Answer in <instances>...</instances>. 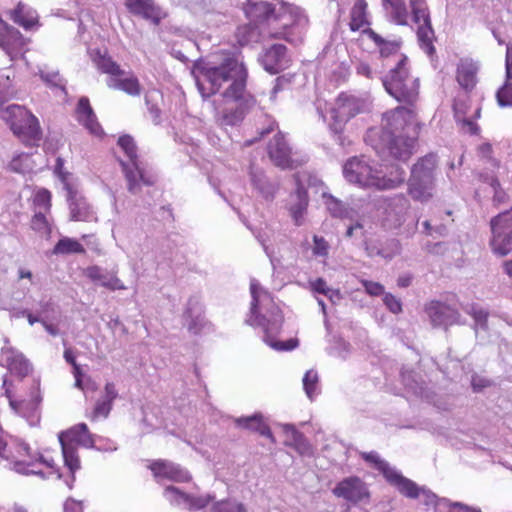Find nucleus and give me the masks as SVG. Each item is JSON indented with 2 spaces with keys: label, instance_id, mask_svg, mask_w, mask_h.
<instances>
[{
  "label": "nucleus",
  "instance_id": "obj_16",
  "mask_svg": "<svg viewBox=\"0 0 512 512\" xmlns=\"http://www.w3.org/2000/svg\"><path fill=\"white\" fill-rule=\"evenodd\" d=\"M165 495L171 504L181 505L185 504L188 510H200L206 507L210 501L214 499L211 495L194 497L187 493L182 492L175 486H168L165 489Z\"/></svg>",
  "mask_w": 512,
  "mask_h": 512
},
{
  "label": "nucleus",
  "instance_id": "obj_63",
  "mask_svg": "<svg viewBox=\"0 0 512 512\" xmlns=\"http://www.w3.org/2000/svg\"><path fill=\"white\" fill-rule=\"evenodd\" d=\"M118 397V392L115 388L114 383L107 382L104 387V397L102 399L113 403V401Z\"/></svg>",
  "mask_w": 512,
  "mask_h": 512
},
{
  "label": "nucleus",
  "instance_id": "obj_6",
  "mask_svg": "<svg viewBox=\"0 0 512 512\" xmlns=\"http://www.w3.org/2000/svg\"><path fill=\"white\" fill-rule=\"evenodd\" d=\"M437 165V155L428 153L412 166L408 180V192L414 200L427 202L432 198Z\"/></svg>",
  "mask_w": 512,
  "mask_h": 512
},
{
  "label": "nucleus",
  "instance_id": "obj_39",
  "mask_svg": "<svg viewBox=\"0 0 512 512\" xmlns=\"http://www.w3.org/2000/svg\"><path fill=\"white\" fill-rule=\"evenodd\" d=\"M235 37L240 46H246L259 41L260 31L255 24L249 23L239 26L236 30Z\"/></svg>",
  "mask_w": 512,
  "mask_h": 512
},
{
  "label": "nucleus",
  "instance_id": "obj_50",
  "mask_svg": "<svg viewBox=\"0 0 512 512\" xmlns=\"http://www.w3.org/2000/svg\"><path fill=\"white\" fill-rule=\"evenodd\" d=\"M496 98L499 106H512V83L510 81H505V83L498 89Z\"/></svg>",
  "mask_w": 512,
  "mask_h": 512
},
{
  "label": "nucleus",
  "instance_id": "obj_27",
  "mask_svg": "<svg viewBox=\"0 0 512 512\" xmlns=\"http://www.w3.org/2000/svg\"><path fill=\"white\" fill-rule=\"evenodd\" d=\"M249 174L251 184L259 194L266 200H273L277 186L267 179L263 170L255 166H251Z\"/></svg>",
  "mask_w": 512,
  "mask_h": 512
},
{
  "label": "nucleus",
  "instance_id": "obj_9",
  "mask_svg": "<svg viewBox=\"0 0 512 512\" xmlns=\"http://www.w3.org/2000/svg\"><path fill=\"white\" fill-rule=\"evenodd\" d=\"M117 143L131 162L130 165L123 160H119L128 183L127 188L129 192L137 194L141 189L140 182L147 186L153 185V181L144 176L143 170L139 166L134 139L130 135H122Z\"/></svg>",
  "mask_w": 512,
  "mask_h": 512
},
{
  "label": "nucleus",
  "instance_id": "obj_18",
  "mask_svg": "<svg viewBox=\"0 0 512 512\" xmlns=\"http://www.w3.org/2000/svg\"><path fill=\"white\" fill-rule=\"evenodd\" d=\"M66 190L70 208V219L73 221H90L95 219L94 213L86 199L79 195L70 184H66Z\"/></svg>",
  "mask_w": 512,
  "mask_h": 512
},
{
  "label": "nucleus",
  "instance_id": "obj_38",
  "mask_svg": "<svg viewBox=\"0 0 512 512\" xmlns=\"http://www.w3.org/2000/svg\"><path fill=\"white\" fill-rule=\"evenodd\" d=\"M401 379L405 388L415 396H424V383L420 377L412 370H401Z\"/></svg>",
  "mask_w": 512,
  "mask_h": 512
},
{
  "label": "nucleus",
  "instance_id": "obj_29",
  "mask_svg": "<svg viewBox=\"0 0 512 512\" xmlns=\"http://www.w3.org/2000/svg\"><path fill=\"white\" fill-rule=\"evenodd\" d=\"M87 276L94 282H99L101 286L110 290H124L126 289L122 281L107 271H104L98 266H92L87 269Z\"/></svg>",
  "mask_w": 512,
  "mask_h": 512
},
{
  "label": "nucleus",
  "instance_id": "obj_4",
  "mask_svg": "<svg viewBox=\"0 0 512 512\" xmlns=\"http://www.w3.org/2000/svg\"><path fill=\"white\" fill-rule=\"evenodd\" d=\"M408 58L405 55L397 62L396 66L381 78L382 84L389 95L398 102L415 107L419 98V78L410 75L407 68Z\"/></svg>",
  "mask_w": 512,
  "mask_h": 512
},
{
  "label": "nucleus",
  "instance_id": "obj_44",
  "mask_svg": "<svg viewBox=\"0 0 512 512\" xmlns=\"http://www.w3.org/2000/svg\"><path fill=\"white\" fill-rule=\"evenodd\" d=\"M467 313L471 315L474 320V330L476 335H478L479 330H488V311L473 305L469 310H467Z\"/></svg>",
  "mask_w": 512,
  "mask_h": 512
},
{
  "label": "nucleus",
  "instance_id": "obj_15",
  "mask_svg": "<svg viewBox=\"0 0 512 512\" xmlns=\"http://www.w3.org/2000/svg\"><path fill=\"white\" fill-rule=\"evenodd\" d=\"M296 189L289 196L288 210L296 226L303 224V218L307 211L309 198L307 190L301 185L299 177L294 175Z\"/></svg>",
  "mask_w": 512,
  "mask_h": 512
},
{
  "label": "nucleus",
  "instance_id": "obj_53",
  "mask_svg": "<svg viewBox=\"0 0 512 512\" xmlns=\"http://www.w3.org/2000/svg\"><path fill=\"white\" fill-rule=\"evenodd\" d=\"M31 228L42 234H50V228L43 213L37 212L31 220Z\"/></svg>",
  "mask_w": 512,
  "mask_h": 512
},
{
  "label": "nucleus",
  "instance_id": "obj_64",
  "mask_svg": "<svg viewBox=\"0 0 512 512\" xmlns=\"http://www.w3.org/2000/svg\"><path fill=\"white\" fill-rule=\"evenodd\" d=\"M63 166H64V160L61 157H58L56 160L54 173L59 177V179L66 186V184H69L67 182V177H68L69 173L63 171Z\"/></svg>",
  "mask_w": 512,
  "mask_h": 512
},
{
  "label": "nucleus",
  "instance_id": "obj_34",
  "mask_svg": "<svg viewBox=\"0 0 512 512\" xmlns=\"http://www.w3.org/2000/svg\"><path fill=\"white\" fill-rule=\"evenodd\" d=\"M107 85L110 88L124 91L131 96H137L140 94V84L136 77L133 75L127 76H116L109 77Z\"/></svg>",
  "mask_w": 512,
  "mask_h": 512
},
{
  "label": "nucleus",
  "instance_id": "obj_47",
  "mask_svg": "<svg viewBox=\"0 0 512 512\" xmlns=\"http://www.w3.org/2000/svg\"><path fill=\"white\" fill-rule=\"evenodd\" d=\"M97 65L103 73L109 74L110 77L124 76L126 74L111 57H101Z\"/></svg>",
  "mask_w": 512,
  "mask_h": 512
},
{
  "label": "nucleus",
  "instance_id": "obj_62",
  "mask_svg": "<svg viewBox=\"0 0 512 512\" xmlns=\"http://www.w3.org/2000/svg\"><path fill=\"white\" fill-rule=\"evenodd\" d=\"M363 284L367 293H369L370 295L378 296L382 294L384 291V287L380 283L365 281Z\"/></svg>",
  "mask_w": 512,
  "mask_h": 512
},
{
  "label": "nucleus",
  "instance_id": "obj_35",
  "mask_svg": "<svg viewBox=\"0 0 512 512\" xmlns=\"http://www.w3.org/2000/svg\"><path fill=\"white\" fill-rule=\"evenodd\" d=\"M362 32L363 34L367 35L379 47V51L382 57H388L398 52V50L400 49V40L387 41L371 28H366Z\"/></svg>",
  "mask_w": 512,
  "mask_h": 512
},
{
  "label": "nucleus",
  "instance_id": "obj_13",
  "mask_svg": "<svg viewBox=\"0 0 512 512\" xmlns=\"http://www.w3.org/2000/svg\"><path fill=\"white\" fill-rule=\"evenodd\" d=\"M263 68L270 74H278L289 66L287 48L283 44H273L259 56Z\"/></svg>",
  "mask_w": 512,
  "mask_h": 512
},
{
  "label": "nucleus",
  "instance_id": "obj_7",
  "mask_svg": "<svg viewBox=\"0 0 512 512\" xmlns=\"http://www.w3.org/2000/svg\"><path fill=\"white\" fill-rule=\"evenodd\" d=\"M62 449L64 463L72 474L80 468V460L77 454V445L85 448L94 447V436L89 432L85 423H80L58 436Z\"/></svg>",
  "mask_w": 512,
  "mask_h": 512
},
{
  "label": "nucleus",
  "instance_id": "obj_49",
  "mask_svg": "<svg viewBox=\"0 0 512 512\" xmlns=\"http://www.w3.org/2000/svg\"><path fill=\"white\" fill-rule=\"evenodd\" d=\"M212 512H247V510L242 503L235 500H222L213 505Z\"/></svg>",
  "mask_w": 512,
  "mask_h": 512
},
{
  "label": "nucleus",
  "instance_id": "obj_59",
  "mask_svg": "<svg viewBox=\"0 0 512 512\" xmlns=\"http://www.w3.org/2000/svg\"><path fill=\"white\" fill-rule=\"evenodd\" d=\"M33 462H23V461H14L13 462V469L21 474H36L41 477H44V474L42 471H35V470H28L27 467L32 466Z\"/></svg>",
  "mask_w": 512,
  "mask_h": 512
},
{
  "label": "nucleus",
  "instance_id": "obj_12",
  "mask_svg": "<svg viewBox=\"0 0 512 512\" xmlns=\"http://www.w3.org/2000/svg\"><path fill=\"white\" fill-rule=\"evenodd\" d=\"M425 311L429 316L433 327H441L447 331L449 326L461 324L460 313L445 303L431 301L426 306Z\"/></svg>",
  "mask_w": 512,
  "mask_h": 512
},
{
  "label": "nucleus",
  "instance_id": "obj_55",
  "mask_svg": "<svg viewBox=\"0 0 512 512\" xmlns=\"http://www.w3.org/2000/svg\"><path fill=\"white\" fill-rule=\"evenodd\" d=\"M383 302L386 307L394 314H398L402 311L401 301L390 293H386L384 295Z\"/></svg>",
  "mask_w": 512,
  "mask_h": 512
},
{
  "label": "nucleus",
  "instance_id": "obj_5",
  "mask_svg": "<svg viewBox=\"0 0 512 512\" xmlns=\"http://www.w3.org/2000/svg\"><path fill=\"white\" fill-rule=\"evenodd\" d=\"M261 291L260 285L256 281H252L250 284L251 292V307L250 317L246 319V323L251 326H260L264 330V342L271 348L277 351H290L295 349L299 341L296 338H290L287 341H278L273 338L274 334H277L282 326L283 317L279 313L273 314L272 319H266L265 316L257 314V308L260 301L259 292ZM277 312H279L277 310Z\"/></svg>",
  "mask_w": 512,
  "mask_h": 512
},
{
  "label": "nucleus",
  "instance_id": "obj_37",
  "mask_svg": "<svg viewBox=\"0 0 512 512\" xmlns=\"http://www.w3.org/2000/svg\"><path fill=\"white\" fill-rule=\"evenodd\" d=\"M367 3L365 0H357L353 5L350 13V23L349 27L352 31H358L364 25H368L369 21L367 19Z\"/></svg>",
  "mask_w": 512,
  "mask_h": 512
},
{
  "label": "nucleus",
  "instance_id": "obj_25",
  "mask_svg": "<svg viewBox=\"0 0 512 512\" xmlns=\"http://www.w3.org/2000/svg\"><path fill=\"white\" fill-rule=\"evenodd\" d=\"M244 11L247 18L255 25L276 17L274 6L265 1L253 2L249 0L245 5Z\"/></svg>",
  "mask_w": 512,
  "mask_h": 512
},
{
  "label": "nucleus",
  "instance_id": "obj_60",
  "mask_svg": "<svg viewBox=\"0 0 512 512\" xmlns=\"http://www.w3.org/2000/svg\"><path fill=\"white\" fill-rule=\"evenodd\" d=\"M471 385H472L474 392H480L484 388L491 386L492 382L487 378H484V377H481L478 375H474V376H472V379H471Z\"/></svg>",
  "mask_w": 512,
  "mask_h": 512
},
{
  "label": "nucleus",
  "instance_id": "obj_41",
  "mask_svg": "<svg viewBox=\"0 0 512 512\" xmlns=\"http://www.w3.org/2000/svg\"><path fill=\"white\" fill-rule=\"evenodd\" d=\"M384 4L388 3L392 8V19L398 25H408V10L404 0H383Z\"/></svg>",
  "mask_w": 512,
  "mask_h": 512
},
{
  "label": "nucleus",
  "instance_id": "obj_58",
  "mask_svg": "<svg viewBox=\"0 0 512 512\" xmlns=\"http://www.w3.org/2000/svg\"><path fill=\"white\" fill-rule=\"evenodd\" d=\"M490 186L494 190L493 199L495 202L502 203L506 199V193L501 187V184L497 178L492 177L490 180Z\"/></svg>",
  "mask_w": 512,
  "mask_h": 512
},
{
  "label": "nucleus",
  "instance_id": "obj_8",
  "mask_svg": "<svg viewBox=\"0 0 512 512\" xmlns=\"http://www.w3.org/2000/svg\"><path fill=\"white\" fill-rule=\"evenodd\" d=\"M4 118L9 123L13 133L24 143L36 145L42 138L38 119L25 107L10 105L5 111Z\"/></svg>",
  "mask_w": 512,
  "mask_h": 512
},
{
  "label": "nucleus",
  "instance_id": "obj_42",
  "mask_svg": "<svg viewBox=\"0 0 512 512\" xmlns=\"http://www.w3.org/2000/svg\"><path fill=\"white\" fill-rule=\"evenodd\" d=\"M409 6L415 24L431 19L426 0H409Z\"/></svg>",
  "mask_w": 512,
  "mask_h": 512
},
{
  "label": "nucleus",
  "instance_id": "obj_10",
  "mask_svg": "<svg viewBox=\"0 0 512 512\" xmlns=\"http://www.w3.org/2000/svg\"><path fill=\"white\" fill-rule=\"evenodd\" d=\"M490 226L492 251L499 256L507 255L512 251V208L493 217Z\"/></svg>",
  "mask_w": 512,
  "mask_h": 512
},
{
  "label": "nucleus",
  "instance_id": "obj_22",
  "mask_svg": "<svg viewBox=\"0 0 512 512\" xmlns=\"http://www.w3.org/2000/svg\"><path fill=\"white\" fill-rule=\"evenodd\" d=\"M183 318L187 325L188 331L197 335L207 325L204 318L203 306L196 297H191L188 300L186 310Z\"/></svg>",
  "mask_w": 512,
  "mask_h": 512
},
{
  "label": "nucleus",
  "instance_id": "obj_2",
  "mask_svg": "<svg viewBox=\"0 0 512 512\" xmlns=\"http://www.w3.org/2000/svg\"><path fill=\"white\" fill-rule=\"evenodd\" d=\"M197 87L203 98L216 94L224 83H229L222 93L226 100H239L246 91L247 70L232 55L224 54L214 60L198 64Z\"/></svg>",
  "mask_w": 512,
  "mask_h": 512
},
{
  "label": "nucleus",
  "instance_id": "obj_52",
  "mask_svg": "<svg viewBox=\"0 0 512 512\" xmlns=\"http://www.w3.org/2000/svg\"><path fill=\"white\" fill-rule=\"evenodd\" d=\"M419 497L425 505H434L436 512H440L441 504H446L445 499H439L435 493L425 488H420Z\"/></svg>",
  "mask_w": 512,
  "mask_h": 512
},
{
  "label": "nucleus",
  "instance_id": "obj_40",
  "mask_svg": "<svg viewBox=\"0 0 512 512\" xmlns=\"http://www.w3.org/2000/svg\"><path fill=\"white\" fill-rule=\"evenodd\" d=\"M323 198L325 199L326 208L332 217L340 219L350 217L352 210L342 201L326 193L323 194Z\"/></svg>",
  "mask_w": 512,
  "mask_h": 512
},
{
  "label": "nucleus",
  "instance_id": "obj_36",
  "mask_svg": "<svg viewBox=\"0 0 512 512\" xmlns=\"http://www.w3.org/2000/svg\"><path fill=\"white\" fill-rule=\"evenodd\" d=\"M9 15L10 19L25 29H30L36 23L35 12L26 10L25 5L21 2L17 4L15 9L9 12Z\"/></svg>",
  "mask_w": 512,
  "mask_h": 512
},
{
  "label": "nucleus",
  "instance_id": "obj_61",
  "mask_svg": "<svg viewBox=\"0 0 512 512\" xmlns=\"http://www.w3.org/2000/svg\"><path fill=\"white\" fill-rule=\"evenodd\" d=\"M454 118L457 122H462V119H466L465 115L467 112V106L465 102L455 100L453 104Z\"/></svg>",
  "mask_w": 512,
  "mask_h": 512
},
{
  "label": "nucleus",
  "instance_id": "obj_28",
  "mask_svg": "<svg viewBox=\"0 0 512 512\" xmlns=\"http://www.w3.org/2000/svg\"><path fill=\"white\" fill-rule=\"evenodd\" d=\"M5 353L8 354L6 362L11 373L24 378L32 371L31 363L21 352L8 348Z\"/></svg>",
  "mask_w": 512,
  "mask_h": 512
},
{
  "label": "nucleus",
  "instance_id": "obj_14",
  "mask_svg": "<svg viewBox=\"0 0 512 512\" xmlns=\"http://www.w3.org/2000/svg\"><path fill=\"white\" fill-rule=\"evenodd\" d=\"M231 101V105L221 112L219 120L222 125H238L242 122L248 110L255 104V99L250 94H247L246 91L242 99Z\"/></svg>",
  "mask_w": 512,
  "mask_h": 512
},
{
  "label": "nucleus",
  "instance_id": "obj_21",
  "mask_svg": "<svg viewBox=\"0 0 512 512\" xmlns=\"http://www.w3.org/2000/svg\"><path fill=\"white\" fill-rule=\"evenodd\" d=\"M365 108V102L355 96L341 94L337 98L336 107L331 113L342 121H349L351 118L361 113Z\"/></svg>",
  "mask_w": 512,
  "mask_h": 512
},
{
  "label": "nucleus",
  "instance_id": "obj_33",
  "mask_svg": "<svg viewBox=\"0 0 512 512\" xmlns=\"http://www.w3.org/2000/svg\"><path fill=\"white\" fill-rule=\"evenodd\" d=\"M387 481L396 486L400 493L409 498L419 497L420 488L412 480L402 476L395 469L387 477Z\"/></svg>",
  "mask_w": 512,
  "mask_h": 512
},
{
  "label": "nucleus",
  "instance_id": "obj_51",
  "mask_svg": "<svg viewBox=\"0 0 512 512\" xmlns=\"http://www.w3.org/2000/svg\"><path fill=\"white\" fill-rule=\"evenodd\" d=\"M235 424L244 429H248L251 431H255L258 429L260 424L262 423V415L256 413L247 417H239L234 420Z\"/></svg>",
  "mask_w": 512,
  "mask_h": 512
},
{
  "label": "nucleus",
  "instance_id": "obj_46",
  "mask_svg": "<svg viewBox=\"0 0 512 512\" xmlns=\"http://www.w3.org/2000/svg\"><path fill=\"white\" fill-rule=\"evenodd\" d=\"M318 380V374L314 370H308L303 377V388L310 400L318 394Z\"/></svg>",
  "mask_w": 512,
  "mask_h": 512
},
{
  "label": "nucleus",
  "instance_id": "obj_17",
  "mask_svg": "<svg viewBox=\"0 0 512 512\" xmlns=\"http://www.w3.org/2000/svg\"><path fill=\"white\" fill-rule=\"evenodd\" d=\"M268 155L271 161L283 169L292 167L291 148L284 135L279 132L268 144Z\"/></svg>",
  "mask_w": 512,
  "mask_h": 512
},
{
  "label": "nucleus",
  "instance_id": "obj_19",
  "mask_svg": "<svg viewBox=\"0 0 512 512\" xmlns=\"http://www.w3.org/2000/svg\"><path fill=\"white\" fill-rule=\"evenodd\" d=\"M410 208L409 200L399 195L391 199L386 208L385 222L389 228H399L406 221V216Z\"/></svg>",
  "mask_w": 512,
  "mask_h": 512
},
{
  "label": "nucleus",
  "instance_id": "obj_11",
  "mask_svg": "<svg viewBox=\"0 0 512 512\" xmlns=\"http://www.w3.org/2000/svg\"><path fill=\"white\" fill-rule=\"evenodd\" d=\"M332 493L353 504L369 498V491L365 482L357 477L350 476L341 480L332 490Z\"/></svg>",
  "mask_w": 512,
  "mask_h": 512
},
{
  "label": "nucleus",
  "instance_id": "obj_32",
  "mask_svg": "<svg viewBox=\"0 0 512 512\" xmlns=\"http://www.w3.org/2000/svg\"><path fill=\"white\" fill-rule=\"evenodd\" d=\"M35 395L32 394V399L28 402L26 401H16L12 399L11 392L8 388L5 390V395L9 399L10 407L14 410L15 413L20 416L26 417L27 411H34L37 406L40 404L42 398L39 394V382L36 383L35 387Z\"/></svg>",
  "mask_w": 512,
  "mask_h": 512
},
{
  "label": "nucleus",
  "instance_id": "obj_23",
  "mask_svg": "<svg viewBox=\"0 0 512 512\" xmlns=\"http://www.w3.org/2000/svg\"><path fill=\"white\" fill-rule=\"evenodd\" d=\"M125 6L131 14L150 20L155 25L162 19L161 10L153 0H126Z\"/></svg>",
  "mask_w": 512,
  "mask_h": 512
},
{
  "label": "nucleus",
  "instance_id": "obj_54",
  "mask_svg": "<svg viewBox=\"0 0 512 512\" xmlns=\"http://www.w3.org/2000/svg\"><path fill=\"white\" fill-rule=\"evenodd\" d=\"M313 254L316 256H327L329 251V244L322 236H313Z\"/></svg>",
  "mask_w": 512,
  "mask_h": 512
},
{
  "label": "nucleus",
  "instance_id": "obj_30",
  "mask_svg": "<svg viewBox=\"0 0 512 512\" xmlns=\"http://www.w3.org/2000/svg\"><path fill=\"white\" fill-rule=\"evenodd\" d=\"M283 429L288 437L285 441L287 446L293 447L301 455H308L311 453V446L306 437L303 433L299 432L294 425L284 424Z\"/></svg>",
  "mask_w": 512,
  "mask_h": 512
},
{
  "label": "nucleus",
  "instance_id": "obj_57",
  "mask_svg": "<svg viewBox=\"0 0 512 512\" xmlns=\"http://www.w3.org/2000/svg\"><path fill=\"white\" fill-rule=\"evenodd\" d=\"M51 194L46 189H41L37 192L34 198V203L38 206H43L49 209L51 206Z\"/></svg>",
  "mask_w": 512,
  "mask_h": 512
},
{
  "label": "nucleus",
  "instance_id": "obj_56",
  "mask_svg": "<svg viewBox=\"0 0 512 512\" xmlns=\"http://www.w3.org/2000/svg\"><path fill=\"white\" fill-rule=\"evenodd\" d=\"M112 409V403L107 400L100 399L97 401L93 414L94 417L103 416L107 417Z\"/></svg>",
  "mask_w": 512,
  "mask_h": 512
},
{
  "label": "nucleus",
  "instance_id": "obj_1",
  "mask_svg": "<svg viewBox=\"0 0 512 512\" xmlns=\"http://www.w3.org/2000/svg\"><path fill=\"white\" fill-rule=\"evenodd\" d=\"M415 107L398 106L383 115L385 122L373 148L380 157L407 161L413 154L420 132Z\"/></svg>",
  "mask_w": 512,
  "mask_h": 512
},
{
  "label": "nucleus",
  "instance_id": "obj_24",
  "mask_svg": "<svg viewBox=\"0 0 512 512\" xmlns=\"http://www.w3.org/2000/svg\"><path fill=\"white\" fill-rule=\"evenodd\" d=\"M76 113L78 122L81 123L91 134L95 136L103 134V130L97 121V117L87 97H81L79 99Z\"/></svg>",
  "mask_w": 512,
  "mask_h": 512
},
{
  "label": "nucleus",
  "instance_id": "obj_48",
  "mask_svg": "<svg viewBox=\"0 0 512 512\" xmlns=\"http://www.w3.org/2000/svg\"><path fill=\"white\" fill-rule=\"evenodd\" d=\"M39 75L41 77V79L50 87H53V88H60L63 92L66 93V90H65V81L64 79L61 77V75L59 74L58 71H50V72H46V71H40L39 72Z\"/></svg>",
  "mask_w": 512,
  "mask_h": 512
},
{
  "label": "nucleus",
  "instance_id": "obj_20",
  "mask_svg": "<svg viewBox=\"0 0 512 512\" xmlns=\"http://www.w3.org/2000/svg\"><path fill=\"white\" fill-rule=\"evenodd\" d=\"M149 468L155 478L163 477L176 482H187L191 478L181 466L166 460L154 461Z\"/></svg>",
  "mask_w": 512,
  "mask_h": 512
},
{
  "label": "nucleus",
  "instance_id": "obj_26",
  "mask_svg": "<svg viewBox=\"0 0 512 512\" xmlns=\"http://www.w3.org/2000/svg\"><path fill=\"white\" fill-rule=\"evenodd\" d=\"M478 65L469 59H462L457 67V81L466 91H471L477 83Z\"/></svg>",
  "mask_w": 512,
  "mask_h": 512
},
{
  "label": "nucleus",
  "instance_id": "obj_3",
  "mask_svg": "<svg viewBox=\"0 0 512 512\" xmlns=\"http://www.w3.org/2000/svg\"><path fill=\"white\" fill-rule=\"evenodd\" d=\"M343 175L350 183L362 187H374L378 190H389L400 186L405 181V171L400 166L387 177L382 172L373 169L364 159L352 157L343 166Z\"/></svg>",
  "mask_w": 512,
  "mask_h": 512
},
{
  "label": "nucleus",
  "instance_id": "obj_45",
  "mask_svg": "<svg viewBox=\"0 0 512 512\" xmlns=\"http://www.w3.org/2000/svg\"><path fill=\"white\" fill-rule=\"evenodd\" d=\"M361 456L366 462L374 464L375 468L382 472L386 479L389 476V474H391L392 471L394 470L386 461L382 460L379 457V455L374 451L363 452L361 453Z\"/></svg>",
  "mask_w": 512,
  "mask_h": 512
},
{
  "label": "nucleus",
  "instance_id": "obj_43",
  "mask_svg": "<svg viewBox=\"0 0 512 512\" xmlns=\"http://www.w3.org/2000/svg\"><path fill=\"white\" fill-rule=\"evenodd\" d=\"M84 247L77 241L71 238L60 239L53 249L54 254H71L83 253Z\"/></svg>",
  "mask_w": 512,
  "mask_h": 512
},
{
  "label": "nucleus",
  "instance_id": "obj_31",
  "mask_svg": "<svg viewBox=\"0 0 512 512\" xmlns=\"http://www.w3.org/2000/svg\"><path fill=\"white\" fill-rule=\"evenodd\" d=\"M417 39L418 43L429 56H432L435 53L434 40H435V32L432 27L431 19H427L426 21L420 22L417 24Z\"/></svg>",
  "mask_w": 512,
  "mask_h": 512
}]
</instances>
